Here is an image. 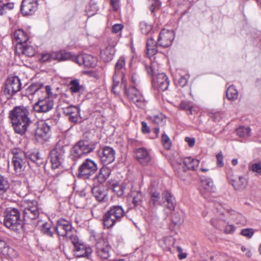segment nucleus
<instances>
[{
	"instance_id": "obj_1",
	"label": "nucleus",
	"mask_w": 261,
	"mask_h": 261,
	"mask_svg": "<svg viewBox=\"0 0 261 261\" xmlns=\"http://www.w3.org/2000/svg\"><path fill=\"white\" fill-rule=\"evenodd\" d=\"M29 114V107L23 106H16L10 112L9 118L16 133L22 135L27 131L31 122Z\"/></svg>"
},
{
	"instance_id": "obj_2",
	"label": "nucleus",
	"mask_w": 261,
	"mask_h": 261,
	"mask_svg": "<svg viewBox=\"0 0 261 261\" xmlns=\"http://www.w3.org/2000/svg\"><path fill=\"white\" fill-rule=\"evenodd\" d=\"M13 155L12 162L14 169L17 173H20L24 170L26 166V154L21 149L14 148L11 151Z\"/></svg>"
},
{
	"instance_id": "obj_3",
	"label": "nucleus",
	"mask_w": 261,
	"mask_h": 261,
	"mask_svg": "<svg viewBox=\"0 0 261 261\" xmlns=\"http://www.w3.org/2000/svg\"><path fill=\"white\" fill-rule=\"evenodd\" d=\"M65 154V146L58 143L50 153L53 168H58L61 165L64 160Z\"/></svg>"
},
{
	"instance_id": "obj_4",
	"label": "nucleus",
	"mask_w": 261,
	"mask_h": 261,
	"mask_svg": "<svg viewBox=\"0 0 261 261\" xmlns=\"http://www.w3.org/2000/svg\"><path fill=\"white\" fill-rule=\"evenodd\" d=\"M94 148L87 141H80L71 149L70 156L73 160H76L85 154L91 152Z\"/></svg>"
},
{
	"instance_id": "obj_5",
	"label": "nucleus",
	"mask_w": 261,
	"mask_h": 261,
	"mask_svg": "<svg viewBox=\"0 0 261 261\" xmlns=\"http://www.w3.org/2000/svg\"><path fill=\"white\" fill-rule=\"evenodd\" d=\"M97 170V166L95 162L87 159L79 167L78 176L84 179L89 178Z\"/></svg>"
},
{
	"instance_id": "obj_6",
	"label": "nucleus",
	"mask_w": 261,
	"mask_h": 261,
	"mask_svg": "<svg viewBox=\"0 0 261 261\" xmlns=\"http://www.w3.org/2000/svg\"><path fill=\"white\" fill-rule=\"evenodd\" d=\"M22 206L23 207V217L25 220H33L38 218L39 213L36 201H24Z\"/></svg>"
},
{
	"instance_id": "obj_7",
	"label": "nucleus",
	"mask_w": 261,
	"mask_h": 261,
	"mask_svg": "<svg viewBox=\"0 0 261 261\" xmlns=\"http://www.w3.org/2000/svg\"><path fill=\"white\" fill-rule=\"evenodd\" d=\"M21 84L18 76L9 77L6 82L4 93L10 98L20 90Z\"/></svg>"
},
{
	"instance_id": "obj_8",
	"label": "nucleus",
	"mask_w": 261,
	"mask_h": 261,
	"mask_svg": "<svg viewBox=\"0 0 261 261\" xmlns=\"http://www.w3.org/2000/svg\"><path fill=\"white\" fill-rule=\"evenodd\" d=\"M20 221V214L17 209L14 208L7 211L4 219V224L7 227L14 229Z\"/></svg>"
},
{
	"instance_id": "obj_9",
	"label": "nucleus",
	"mask_w": 261,
	"mask_h": 261,
	"mask_svg": "<svg viewBox=\"0 0 261 261\" xmlns=\"http://www.w3.org/2000/svg\"><path fill=\"white\" fill-rule=\"evenodd\" d=\"M126 94L129 100L132 101L136 106L143 108L145 105V100L141 93L135 86H132L128 90H125Z\"/></svg>"
},
{
	"instance_id": "obj_10",
	"label": "nucleus",
	"mask_w": 261,
	"mask_h": 261,
	"mask_svg": "<svg viewBox=\"0 0 261 261\" xmlns=\"http://www.w3.org/2000/svg\"><path fill=\"white\" fill-rule=\"evenodd\" d=\"M54 102L51 98H39L38 101L33 106V109L38 113H45L54 108Z\"/></svg>"
},
{
	"instance_id": "obj_11",
	"label": "nucleus",
	"mask_w": 261,
	"mask_h": 261,
	"mask_svg": "<svg viewBox=\"0 0 261 261\" xmlns=\"http://www.w3.org/2000/svg\"><path fill=\"white\" fill-rule=\"evenodd\" d=\"M174 38V34L173 31L163 29L159 35L157 44L163 48L168 47L172 44Z\"/></svg>"
},
{
	"instance_id": "obj_12",
	"label": "nucleus",
	"mask_w": 261,
	"mask_h": 261,
	"mask_svg": "<svg viewBox=\"0 0 261 261\" xmlns=\"http://www.w3.org/2000/svg\"><path fill=\"white\" fill-rule=\"evenodd\" d=\"M56 230L59 236L64 238L72 233L71 222L65 219H60L57 221Z\"/></svg>"
},
{
	"instance_id": "obj_13",
	"label": "nucleus",
	"mask_w": 261,
	"mask_h": 261,
	"mask_svg": "<svg viewBox=\"0 0 261 261\" xmlns=\"http://www.w3.org/2000/svg\"><path fill=\"white\" fill-rule=\"evenodd\" d=\"M37 0H22L20 6V11L23 15L33 14L38 8Z\"/></svg>"
},
{
	"instance_id": "obj_14",
	"label": "nucleus",
	"mask_w": 261,
	"mask_h": 261,
	"mask_svg": "<svg viewBox=\"0 0 261 261\" xmlns=\"http://www.w3.org/2000/svg\"><path fill=\"white\" fill-rule=\"evenodd\" d=\"M99 156L101 162L104 165H108L113 162L115 159V151L111 147H104L99 151Z\"/></svg>"
},
{
	"instance_id": "obj_15",
	"label": "nucleus",
	"mask_w": 261,
	"mask_h": 261,
	"mask_svg": "<svg viewBox=\"0 0 261 261\" xmlns=\"http://www.w3.org/2000/svg\"><path fill=\"white\" fill-rule=\"evenodd\" d=\"M97 255L101 259H107L109 256L110 246L105 239H101L96 244Z\"/></svg>"
},
{
	"instance_id": "obj_16",
	"label": "nucleus",
	"mask_w": 261,
	"mask_h": 261,
	"mask_svg": "<svg viewBox=\"0 0 261 261\" xmlns=\"http://www.w3.org/2000/svg\"><path fill=\"white\" fill-rule=\"evenodd\" d=\"M75 62L80 65H84L87 67H94L97 62L96 59L89 54L77 56L75 59Z\"/></svg>"
},
{
	"instance_id": "obj_17",
	"label": "nucleus",
	"mask_w": 261,
	"mask_h": 261,
	"mask_svg": "<svg viewBox=\"0 0 261 261\" xmlns=\"http://www.w3.org/2000/svg\"><path fill=\"white\" fill-rule=\"evenodd\" d=\"M136 158L143 166H147L151 163V157L149 152L144 148H139L136 150Z\"/></svg>"
},
{
	"instance_id": "obj_18",
	"label": "nucleus",
	"mask_w": 261,
	"mask_h": 261,
	"mask_svg": "<svg viewBox=\"0 0 261 261\" xmlns=\"http://www.w3.org/2000/svg\"><path fill=\"white\" fill-rule=\"evenodd\" d=\"M153 82L155 86L162 91L167 90L169 85L168 78L164 73H158L153 77Z\"/></svg>"
},
{
	"instance_id": "obj_19",
	"label": "nucleus",
	"mask_w": 261,
	"mask_h": 261,
	"mask_svg": "<svg viewBox=\"0 0 261 261\" xmlns=\"http://www.w3.org/2000/svg\"><path fill=\"white\" fill-rule=\"evenodd\" d=\"M63 109L64 113L69 116V119L71 122L76 123L81 121L80 110L78 107L70 106Z\"/></svg>"
},
{
	"instance_id": "obj_20",
	"label": "nucleus",
	"mask_w": 261,
	"mask_h": 261,
	"mask_svg": "<svg viewBox=\"0 0 261 261\" xmlns=\"http://www.w3.org/2000/svg\"><path fill=\"white\" fill-rule=\"evenodd\" d=\"M91 190L93 196L99 202H105L107 200V190L103 185L98 184L94 186Z\"/></svg>"
},
{
	"instance_id": "obj_21",
	"label": "nucleus",
	"mask_w": 261,
	"mask_h": 261,
	"mask_svg": "<svg viewBox=\"0 0 261 261\" xmlns=\"http://www.w3.org/2000/svg\"><path fill=\"white\" fill-rule=\"evenodd\" d=\"M125 64V59L123 57H120L115 64V72L113 76V85L112 89V91L114 93H116L115 88L119 84V78L117 77V75L119 74V71L123 69Z\"/></svg>"
},
{
	"instance_id": "obj_22",
	"label": "nucleus",
	"mask_w": 261,
	"mask_h": 261,
	"mask_svg": "<svg viewBox=\"0 0 261 261\" xmlns=\"http://www.w3.org/2000/svg\"><path fill=\"white\" fill-rule=\"evenodd\" d=\"M92 250L90 247H86L84 244H81L74 248V254L77 257H86L88 259H91Z\"/></svg>"
},
{
	"instance_id": "obj_23",
	"label": "nucleus",
	"mask_w": 261,
	"mask_h": 261,
	"mask_svg": "<svg viewBox=\"0 0 261 261\" xmlns=\"http://www.w3.org/2000/svg\"><path fill=\"white\" fill-rule=\"evenodd\" d=\"M175 198L168 191H165L162 194V205L170 210H173L175 207Z\"/></svg>"
},
{
	"instance_id": "obj_24",
	"label": "nucleus",
	"mask_w": 261,
	"mask_h": 261,
	"mask_svg": "<svg viewBox=\"0 0 261 261\" xmlns=\"http://www.w3.org/2000/svg\"><path fill=\"white\" fill-rule=\"evenodd\" d=\"M50 127L45 123H42L38 125L36 132L35 137L37 140L46 139L50 132Z\"/></svg>"
},
{
	"instance_id": "obj_25",
	"label": "nucleus",
	"mask_w": 261,
	"mask_h": 261,
	"mask_svg": "<svg viewBox=\"0 0 261 261\" xmlns=\"http://www.w3.org/2000/svg\"><path fill=\"white\" fill-rule=\"evenodd\" d=\"M115 53L114 46L109 45L101 50L100 58L104 62H110L113 59Z\"/></svg>"
},
{
	"instance_id": "obj_26",
	"label": "nucleus",
	"mask_w": 261,
	"mask_h": 261,
	"mask_svg": "<svg viewBox=\"0 0 261 261\" xmlns=\"http://www.w3.org/2000/svg\"><path fill=\"white\" fill-rule=\"evenodd\" d=\"M28 164L30 165L31 163L35 164L37 166H40L43 164L42 159L39 155V153L36 152L29 151L25 153Z\"/></svg>"
},
{
	"instance_id": "obj_27",
	"label": "nucleus",
	"mask_w": 261,
	"mask_h": 261,
	"mask_svg": "<svg viewBox=\"0 0 261 261\" xmlns=\"http://www.w3.org/2000/svg\"><path fill=\"white\" fill-rule=\"evenodd\" d=\"M28 91L32 92V94L36 92H45V95L44 97H50L53 94L51 92V88L50 86H46L44 88L38 87L37 85H32L30 86L28 89Z\"/></svg>"
},
{
	"instance_id": "obj_28",
	"label": "nucleus",
	"mask_w": 261,
	"mask_h": 261,
	"mask_svg": "<svg viewBox=\"0 0 261 261\" xmlns=\"http://www.w3.org/2000/svg\"><path fill=\"white\" fill-rule=\"evenodd\" d=\"M109 211L105 214L102 218L103 225L105 228H111L119 221Z\"/></svg>"
},
{
	"instance_id": "obj_29",
	"label": "nucleus",
	"mask_w": 261,
	"mask_h": 261,
	"mask_svg": "<svg viewBox=\"0 0 261 261\" xmlns=\"http://www.w3.org/2000/svg\"><path fill=\"white\" fill-rule=\"evenodd\" d=\"M14 37L19 46H22V43L26 42L29 39L28 34L21 29H19L14 32Z\"/></svg>"
},
{
	"instance_id": "obj_30",
	"label": "nucleus",
	"mask_w": 261,
	"mask_h": 261,
	"mask_svg": "<svg viewBox=\"0 0 261 261\" xmlns=\"http://www.w3.org/2000/svg\"><path fill=\"white\" fill-rule=\"evenodd\" d=\"M111 213L112 216H114L116 219L120 222L122 218L124 216L125 212L123 208L119 205H114L110 207L108 211Z\"/></svg>"
},
{
	"instance_id": "obj_31",
	"label": "nucleus",
	"mask_w": 261,
	"mask_h": 261,
	"mask_svg": "<svg viewBox=\"0 0 261 261\" xmlns=\"http://www.w3.org/2000/svg\"><path fill=\"white\" fill-rule=\"evenodd\" d=\"M149 204L150 207H155L162 205V196L161 197L159 192L155 191L150 193Z\"/></svg>"
},
{
	"instance_id": "obj_32",
	"label": "nucleus",
	"mask_w": 261,
	"mask_h": 261,
	"mask_svg": "<svg viewBox=\"0 0 261 261\" xmlns=\"http://www.w3.org/2000/svg\"><path fill=\"white\" fill-rule=\"evenodd\" d=\"M158 46L159 45L157 44V42L153 38H149L146 42L147 54L149 57L155 55L157 52Z\"/></svg>"
},
{
	"instance_id": "obj_33",
	"label": "nucleus",
	"mask_w": 261,
	"mask_h": 261,
	"mask_svg": "<svg viewBox=\"0 0 261 261\" xmlns=\"http://www.w3.org/2000/svg\"><path fill=\"white\" fill-rule=\"evenodd\" d=\"M183 163L186 168L189 170H195L198 167L199 161L190 157H187L184 159Z\"/></svg>"
},
{
	"instance_id": "obj_34",
	"label": "nucleus",
	"mask_w": 261,
	"mask_h": 261,
	"mask_svg": "<svg viewBox=\"0 0 261 261\" xmlns=\"http://www.w3.org/2000/svg\"><path fill=\"white\" fill-rule=\"evenodd\" d=\"M216 208L218 211L222 215L225 216L226 217L228 216L233 215L236 214V212L230 208L228 205L225 204H218L216 205Z\"/></svg>"
},
{
	"instance_id": "obj_35",
	"label": "nucleus",
	"mask_w": 261,
	"mask_h": 261,
	"mask_svg": "<svg viewBox=\"0 0 261 261\" xmlns=\"http://www.w3.org/2000/svg\"><path fill=\"white\" fill-rule=\"evenodd\" d=\"M71 55L69 53L64 51H55L51 53V60L58 61H64L70 59Z\"/></svg>"
},
{
	"instance_id": "obj_36",
	"label": "nucleus",
	"mask_w": 261,
	"mask_h": 261,
	"mask_svg": "<svg viewBox=\"0 0 261 261\" xmlns=\"http://www.w3.org/2000/svg\"><path fill=\"white\" fill-rule=\"evenodd\" d=\"M247 185V181L243 176H240L233 181L232 186L236 190H242Z\"/></svg>"
},
{
	"instance_id": "obj_37",
	"label": "nucleus",
	"mask_w": 261,
	"mask_h": 261,
	"mask_svg": "<svg viewBox=\"0 0 261 261\" xmlns=\"http://www.w3.org/2000/svg\"><path fill=\"white\" fill-rule=\"evenodd\" d=\"M111 171L110 168L107 166L102 167L97 176V178L100 182H104L110 176Z\"/></svg>"
},
{
	"instance_id": "obj_38",
	"label": "nucleus",
	"mask_w": 261,
	"mask_h": 261,
	"mask_svg": "<svg viewBox=\"0 0 261 261\" xmlns=\"http://www.w3.org/2000/svg\"><path fill=\"white\" fill-rule=\"evenodd\" d=\"M226 96L228 99L232 101L237 99L238 97V92L234 86H230L227 88Z\"/></svg>"
},
{
	"instance_id": "obj_39",
	"label": "nucleus",
	"mask_w": 261,
	"mask_h": 261,
	"mask_svg": "<svg viewBox=\"0 0 261 261\" xmlns=\"http://www.w3.org/2000/svg\"><path fill=\"white\" fill-rule=\"evenodd\" d=\"M70 90L72 93H78L83 90V87L80 84L78 80H72L69 84Z\"/></svg>"
},
{
	"instance_id": "obj_40",
	"label": "nucleus",
	"mask_w": 261,
	"mask_h": 261,
	"mask_svg": "<svg viewBox=\"0 0 261 261\" xmlns=\"http://www.w3.org/2000/svg\"><path fill=\"white\" fill-rule=\"evenodd\" d=\"M251 129L249 127L241 126L236 129L237 135L240 137L246 138L250 136Z\"/></svg>"
},
{
	"instance_id": "obj_41",
	"label": "nucleus",
	"mask_w": 261,
	"mask_h": 261,
	"mask_svg": "<svg viewBox=\"0 0 261 261\" xmlns=\"http://www.w3.org/2000/svg\"><path fill=\"white\" fill-rule=\"evenodd\" d=\"M19 47L21 50L22 54L28 57H33L35 54V49L32 46H25L22 45Z\"/></svg>"
},
{
	"instance_id": "obj_42",
	"label": "nucleus",
	"mask_w": 261,
	"mask_h": 261,
	"mask_svg": "<svg viewBox=\"0 0 261 261\" xmlns=\"http://www.w3.org/2000/svg\"><path fill=\"white\" fill-rule=\"evenodd\" d=\"M133 203L135 206L139 205L142 202L143 198L142 194L140 191L134 192L132 193Z\"/></svg>"
},
{
	"instance_id": "obj_43",
	"label": "nucleus",
	"mask_w": 261,
	"mask_h": 261,
	"mask_svg": "<svg viewBox=\"0 0 261 261\" xmlns=\"http://www.w3.org/2000/svg\"><path fill=\"white\" fill-rule=\"evenodd\" d=\"M184 159H180L175 161L172 163V166L174 169L177 170L178 172L181 171L185 172L186 171L185 166L183 163Z\"/></svg>"
},
{
	"instance_id": "obj_44",
	"label": "nucleus",
	"mask_w": 261,
	"mask_h": 261,
	"mask_svg": "<svg viewBox=\"0 0 261 261\" xmlns=\"http://www.w3.org/2000/svg\"><path fill=\"white\" fill-rule=\"evenodd\" d=\"M162 142L164 147L166 149L169 150L170 149L172 145V143L170 138L168 135L165 134L162 135Z\"/></svg>"
},
{
	"instance_id": "obj_45",
	"label": "nucleus",
	"mask_w": 261,
	"mask_h": 261,
	"mask_svg": "<svg viewBox=\"0 0 261 261\" xmlns=\"http://www.w3.org/2000/svg\"><path fill=\"white\" fill-rule=\"evenodd\" d=\"M125 188L122 185L115 184L113 185V190L118 196H121L124 194Z\"/></svg>"
},
{
	"instance_id": "obj_46",
	"label": "nucleus",
	"mask_w": 261,
	"mask_h": 261,
	"mask_svg": "<svg viewBox=\"0 0 261 261\" xmlns=\"http://www.w3.org/2000/svg\"><path fill=\"white\" fill-rule=\"evenodd\" d=\"M9 188L7 180L3 176H0V194L5 193Z\"/></svg>"
},
{
	"instance_id": "obj_47",
	"label": "nucleus",
	"mask_w": 261,
	"mask_h": 261,
	"mask_svg": "<svg viewBox=\"0 0 261 261\" xmlns=\"http://www.w3.org/2000/svg\"><path fill=\"white\" fill-rule=\"evenodd\" d=\"M193 106L191 104L190 102L188 101H182L181 102L179 106V108L181 110H187L190 111V114H192V110Z\"/></svg>"
},
{
	"instance_id": "obj_48",
	"label": "nucleus",
	"mask_w": 261,
	"mask_h": 261,
	"mask_svg": "<svg viewBox=\"0 0 261 261\" xmlns=\"http://www.w3.org/2000/svg\"><path fill=\"white\" fill-rule=\"evenodd\" d=\"M250 170L256 173V175H261V164L254 163L249 166Z\"/></svg>"
},
{
	"instance_id": "obj_49",
	"label": "nucleus",
	"mask_w": 261,
	"mask_h": 261,
	"mask_svg": "<svg viewBox=\"0 0 261 261\" xmlns=\"http://www.w3.org/2000/svg\"><path fill=\"white\" fill-rule=\"evenodd\" d=\"M171 221L174 225H179L181 223L180 215L178 213H173L171 216Z\"/></svg>"
},
{
	"instance_id": "obj_50",
	"label": "nucleus",
	"mask_w": 261,
	"mask_h": 261,
	"mask_svg": "<svg viewBox=\"0 0 261 261\" xmlns=\"http://www.w3.org/2000/svg\"><path fill=\"white\" fill-rule=\"evenodd\" d=\"M140 28L141 32L144 34H147L152 30L151 25L144 22L141 23Z\"/></svg>"
},
{
	"instance_id": "obj_51",
	"label": "nucleus",
	"mask_w": 261,
	"mask_h": 261,
	"mask_svg": "<svg viewBox=\"0 0 261 261\" xmlns=\"http://www.w3.org/2000/svg\"><path fill=\"white\" fill-rule=\"evenodd\" d=\"M150 3V10L152 13L156 9L160 8L161 3L159 0H149Z\"/></svg>"
},
{
	"instance_id": "obj_52",
	"label": "nucleus",
	"mask_w": 261,
	"mask_h": 261,
	"mask_svg": "<svg viewBox=\"0 0 261 261\" xmlns=\"http://www.w3.org/2000/svg\"><path fill=\"white\" fill-rule=\"evenodd\" d=\"M141 77L137 73L134 72L131 76V81L135 85L134 86H138L141 82Z\"/></svg>"
},
{
	"instance_id": "obj_53",
	"label": "nucleus",
	"mask_w": 261,
	"mask_h": 261,
	"mask_svg": "<svg viewBox=\"0 0 261 261\" xmlns=\"http://www.w3.org/2000/svg\"><path fill=\"white\" fill-rule=\"evenodd\" d=\"M202 184L203 188L209 191L213 190L214 184L213 182L211 180L205 179L202 180Z\"/></svg>"
},
{
	"instance_id": "obj_54",
	"label": "nucleus",
	"mask_w": 261,
	"mask_h": 261,
	"mask_svg": "<svg viewBox=\"0 0 261 261\" xmlns=\"http://www.w3.org/2000/svg\"><path fill=\"white\" fill-rule=\"evenodd\" d=\"M225 221L224 218H221L220 220H218L217 219L213 218L211 220L212 224L216 227L220 228L221 226L223 225Z\"/></svg>"
},
{
	"instance_id": "obj_55",
	"label": "nucleus",
	"mask_w": 261,
	"mask_h": 261,
	"mask_svg": "<svg viewBox=\"0 0 261 261\" xmlns=\"http://www.w3.org/2000/svg\"><path fill=\"white\" fill-rule=\"evenodd\" d=\"M6 246V242L0 239V252L4 255H9L8 253H7L8 251L12 250V249L8 248Z\"/></svg>"
},
{
	"instance_id": "obj_56",
	"label": "nucleus",
	"mask_w": 261,
	"mask_h": 261,
	"mask_svg": "<svg viewBox=\"0 0 261 261\" xmlns=\"http://www.w3.org/2000/svg\"><path fill=\"white\" fill-rule=\"evenodd\" d=\"M65 238L70 239L72 243L74 245V248L81 244L79 242L77 237L75 235H72V233H70L69 235H67Z\"/></svg>"
},
{
	"instance_id": "obj_57",
	"label": "nucleus",
	"mask_w": 261,
	"mask_h": 261,
	"mask_svg": "<svg viewBox=\"0 0 261 261\" xmlns=\"http://www.w3.org/2000/svg\"><path fill=\"white\" fill-rule=\"evenodd\" d=\"M50 225L49 223H45L42 225V227L41 228V231L48 236L51 237L53 236V232L50 230Z\"/></svg>"
},
{
	"instance_id": "obj_58",
	"label": "nucleus",
	"mask_w": 261,
	"mask_h": 261,
	"mask_svg": "<svg viewBox=\"0 0 261 261\" xmlns=\"http://www.w3.org/2000/svg\"><path fill=\"white\" fill-rule=\"evenodd\" d=\"M241 233L248 238H251L254 233V230L252 228H246L242 230Z\"/></svg>"
},
{
	"instance_id": "obj_59",
	"label": "nucleus",
	"mask_w": 261,
	"mask_h": 261,
	"mask_svg": "<svg viewBox=\"0 0 261 261\" xmlns=\"http://www.w3.org/2000/svg\"><path fill=\"white\" fill-rule=\"evenodd\" d=\"M217 165L219 167H222L224 166L223 155L222 151H220L216 155Z\"/></svg>"
},
{
	"instance_id": "obj_60",
	"label": "nucleus",
	"mask_w": 261,
	"mask_h": 261,
	"mask_svg": "<svg viewBox=\"0 0 261 261\" xmlns=\"http://www.w3.org/2000/svg\"><path fill=\"white\" fill-rule=\"evenodd\" d=\"M123 28V25L120 23H117L114 24L112 27V32L114 33H118L121 31Z\"/></svg>"
},
{
	"instance_id": "obj_61",
	"label": "nucleus",
	"mask_w": 261,
	"mask_h": 261,
	"mask_svg": "<svg viewBox=\"0 0 261 261\" xmlns=\"http://www.w3.org/2000/svg\"><path fill=\"white\" fill-rule=\"evenodd\" d=\"M41 60L42 62H43L52 61L51 54H50V53L43 54L41 56Z\"/></svg>"
},
{
	"instance_id": "obj_62",
	"label": "nucleus",
	"mask_w": 261,
	"mask_h": 261,
	"mask_svg": "<svg viewBox=\"0 0 261 261\" xmlns=\"http://www.w3.org/2000/svg\"><path fill=\"white\" fill-rule=\"evenodd\" d=\"M177 250L178 252L177 256L179 259H185L187 257V253L182 252V249L180 247H177Z\"/></svg>"
},
{
	"instance_id": "obj_63",
	"label": "nucleus",
	"mask_w": 261,
	"mask_h": 261,
	"mask_svg": "<svg viewBox=\"0 0 261 261\" xmlns=\"http://www.w3.org/2000/svg\"><path fill=\"white\" fill-rule=\"evenodd\" d=\"M178 83L180 87H185L188 84V78L184 76L180 77L178 80Z\"/></svg>"
},
{
	"instance_id": "obj_64",
	"label": "nucleus",
	"mask_w": 261,
	"mask_h": 261,
	"mask_svg": "<svg viewBox=\"0 0 261 261\" xmlns=\"http://www.w3.org/2000/svg\"><path fill=\"white\" fill-rule=\"evenodd\" d=\"M111 4L114 11H117L119 9V0H111Z\"/></svg>"
}]
</instances>
